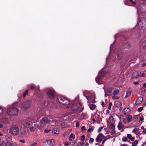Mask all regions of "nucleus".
<instances>
[{
	"label": "nucleus",
	"mask_w": 146,
	"mask_h": 146,
	"mask_svg": "<svg viewBox=\"0 0 146 146\" xmlns=\"http://www.w3.org/2000/svg\"><path fill=\"white\" fill-rule=\"evenodd\" d=\"M94 141V139L93 138H91L89 140V142L90 144H92Z\"/></svg>",
	"instance_id": "obj_42"
},
{
	"label": "nucleus",
	"mask_w": 146,
	"mask_h": 146,
	"mask_svg": "<svg viewBox=\"0 0 146 146\" xmlns=\"http://www.w3.org/2000/svg\"><path fill=\"white\" fill-rule=\"evenodd\" d=\"M79 108V104H74L72 105L71 109L72 110H76Z\"/></svg>",
	"instance_id": "obj_16"
},
{
	"label": "nucleus",
	"mask_w": 146,
	"mask_h": 146,
	"mask_svg": "<svg viewBox=\"0 0 146 146\" xmlns=\"http://www.w3.org/2000/svg\"><path fill=\"white\" fill-rule=\"evenodd\" d=\"M138 27L140 30H144L146 29V19L142 17L138 21Z\"/></svg>",
	"instance_id": "obj_4"
},
{
	"label": "nucleus",
	"mask_w": 146,
	"mask_h": 146,
	"mask_svg": "<svg viewBox=\"0 0 146 146\" xmlns=\"http://www.w3.org/2000/svg\"><path fill=\"white\" fill-rule=\"evenodd\" d=\"M64 145L66 146H68V145H70L69 143L67 142H65L64 143Z\"/></svg>",
	"instance_id": "obj_55"
},
{
	"label": "nucleus",
	"mask_w": 146,
	"mask_h": 146,
	"mask_svg": "<svg viewBox=\"0 0 146 146\" xmlns=\"http://www.w3.org/2000/svg\"><path fill=\"white\" fill-rule=\"evenodd\" d=\"M26 133V131L25 129L23 128H21L20 129H19V133L17 135L19 136L22 137L23 135Z\"/></svg>",
	"instance_id": "obj_11"
},
{
	"label": "nucleus",
	"mask_w": 146,
	"mask_h": 146,
	"mask_svg": "<svg viewBox=\"0 0 146 146\" xmlns=\"http://www.w3.org/2000/svg\"><path fill=\"white\" fill-rule=\"evenodd\" d=\"M89 107L90 109L92 110H93L96 108V106L94 104L90 105Z\"/></svg>",
	"instance_id": "obj_35"
},
{
	"label": "nucleus",
	"mask_w": 146,
	"mask_h": 146,
	"mask_svg": "<svg viewBox=\"0 0 146 146\" xmlns=\"http://www.w3.org/2000/svg\"><path fill=\"white\" fill-rule=\"evenodd\" d=\"M52 133L54 134L57 135L59 133V131L57 129L54 128L52 130Z\"/></svg>",
	"instance_id": "obj_20"
},
{
	"label": "nucleus",
	"mask_w": 146,
	"mask_h": 146,
	"mask_svg": "<svg viewBox=\"0 0 146 146\" xmlns=\"http://www.w3.org/2000/svg\"><path fill=\"white\" fill-rule=\"evenodd\" d=\"M131 44L130 42H127L125 45V48L126 49L129 48L131 47Z\"/></svg>",
	"instance_id": "obj_27"
},
{
	"label": "nucleus",
	"mask_w": 146,
	"mask_h": 146,
	"mask_svg": "<svg viewBox=\"0 0 146 146\" xmlns=\"http://www.w3.org/2000/svg\"><path fill=\"white\" fill-rule=\"evenodd\" d=\"M30 105L31 101L29 100L25 101L23 102L21 105V107L24 109H28L30 107Z\"/></svg>",
	"instance_id": "obj_9"
},
{
	"label": "nucleus",
	"mask_w": 146,
	"mask_h": 146,
	"mask_svg": "<svg viewBox=\"0 0 146 146\" xmlns=\"http://www.w3.org/2000/svg\"><path fill=\"white\" fill-rule=\"evenodd\" d=\"M141 47L144 50H146V40H144L142 44Z\"/></svg>",
	"instance_id": "obj_23"
},
{
	"label": "nucleus",
	"mask_w": 146,
	"mask_h": 146,
	"mask_svg": "<svg viewBox=\"0 0 146 146\" xmlns=\"http://www.w3.org/2000/svg\"><path fill=\"white\" fill-rule=\"evenodd\" d=\"M145 5L141 4L138 6L137 13L138 15H139V13H143L146 11V9H144V7H145Z\"/></svg>",
	"instance_id": "obj_10"
},
{
	"label": "nucleus",
	"mask_w": 146,
	"mask_h": 146,
	"mask_svg": "<svg viewBox=\"0 0 146 146\" xmlns=\"http://www.w3.org/2000/svg\"><path fill=\"white\" fill-rule=\"evenodd\" d=\"M9 132L14 135H17L19 133V128L16 125L11 126L9 130Z\"/></svg>",
	"instance_id": "obj_6"
},
{
	"label": "nucleus",
	"mask_w": 146,
	"mask_h": 146,
	"mask_svg": "<svg viewBox=\"0 0 146 146\" xmlns=\"http://www.w3.org/2000/svg\"><path fill=\"white\" fill-rule=\"evenodd\" d=\"M127 138L126 137H124L122 138V140L123 141H126L127 140Z\"/></svg>",
	"instance_id": "obj_43"
},
{
	"label": "nucleus",
	"mask_w": 146,
	"mask_h": 146,
	"mask_svg": "<svg viewBox=\"0 0 146 146\" xmlns=\"http://www.w3.org/2000/svg\"><path fill=\"white\" fill-rule=\"evenodd\" d=\"M103 127H100L98 129V133H99L101 131V130H102V129H103Z\"/></svg>",
	"instance_id": "obj_47"
},
{
	"label": "nucleus",
	"mask_w": 146,
	"mask_h": 146,
	"mask_svg": "<svg viewBox=\"0 0 146 146\" xmlns=\"http://www.w3.org/2000/svg\"><path fill=\"white\" fill-rule=\"evenodd\" d=\"M125 127V126L123 125L122 122L121 121V119H120V121L119 122L117 126L118 129L119 130H121Z\"/></svg>",
	"instance_id": "obj_14"
},
{
	"label": "nucleus",
	"mask_w": 146,
	"mask_h": 146,
	"mask_svg": "<svg viewBox=\"0 0 146 146\" xmlns=\"http://www.w3.org/2000/svg\"><path fill=\"white\" fill-rule=\"evenodd\" d=\"M123 122L124 124H125L127 122V121L126 120V119L125 118H123Z\"/></svg>",
	"instance_id": "obj_56"
},
{
	"label": "nucleus",
	"mask_w": 146,
	"mask_h": 146,
	"mask_svg": "<svg viewBox=\"0 0 146 146\" xmlns=\"http://www.w3.org/2000/svg\"><path fill=\"white\" fill-rule=\"evenodd\" d=\"M129 1L131 2L133 4H135V2L133 1V0H129Z\"/></svg>",
	"instance_id": "obj_62"
},
{
	"label": "nucleus",
	"mask_w": 146,
	"mask_h": 146,
	"mask_svg": "<svg viewBox=\"0 0 146 146\" xmlns=\"http://www.w3.org/2000/svg\"><path fill=\"white\" fill-rule=\"evenodd\" d=\"M47 94L48 96L50 98H53L54 96V91L52 90H48L47 92Z\"/></svg>",
	"instance_id": "obj_13"
},
{
	"label": "nucleus",
	"mask_w": 146,
	"mask_h": 146,
	"mask_svg": "<svg viewBox=\"0 0 146 146\" xmlns=\"http://www.w3.org/2000/svg\"><path fill=\"white\" fill-rule=\"evenodd\" d=\"M117 54L118 55V58L119 59H120L122 57V52L121 50H119L117 51Z\"/></svg>",
	"instance_id": "obj_19"
},
{
	"label": "nucleus",
	"mask_w": 146,
	"mask_h": 146,
	"mask_svg": "<svg viewBox=\"0 0 146 146\" xmlns=\"http://www.w3.org/2000/svg\"><path fill=\"white\" fill-rule=\"evenodd\" d=\"M94 127V126H91L90 127V128L88 129V131L90 132L93 131Z\"/></svg>",
	"instance_id": "obj_36"
},
{
	"label": "nucleus",
	"mask_w": 146,
	"mask_h": 146,
	"mask_svg": "<svg viewBox=\"0 0 146 146\" xmlns=\"http://www.w3.org/2000/svg\"><path fill=\"white\" fill-rule=\"evenodd\" d=\"M94 96H93V97ZM86 98L88 100H90L92 99V96H86Z\"/></svg>",
	"instance_id": "obj_41"
},
{
	"label": "nucleus",
	"mask_w": 146,
	"mask_h": 146,
	"mask_svg": "<svg viewBox=\"0 0 146 146\" xmlns=\"http://www.w3.org/2000/svg\"><path fill=\"white\" fill-rule=\"evenodd\" d=\"M130 111V110L127 108H125L124 110V114L126 115Z\"/></svg>",
	"instance_id": "obj_28"
},
{
	"label": "nucleus",
	"mask_w": 146,
	"mask_h": 146,
	"mask_svg": "<svg viewBox=\"0 0 146 146\" xmlns=\"http://www.w3.org/2000/svg\"><path fill=\"white\" fill-rule=\"evenodd\" d=\"M133 83L135 85H137V84H138L139 83V82H133Z\"/></svg>",
	"instance_id": "obj_63"
},
{
	"label": "nucleus",
	"mask_w": 146,
	"mask_h": 146,
	"mask_svg": "<svg viewBox=\"0 0 146 146\" xmlns=\"http://www.w3.org/2000/svg\"><path fill=\"white\" fill-rule=\"evenodd\" d=\"M81 129L82 131H83L86 129V127H85V126H83L81 127Z\"/></svg>",
	"instance_id": "obj_53"
},
{
	"label": "nucleus",
	"mask_w": 146,
	"mask_h": 146,
	"mask_svg": "<svg viewBox=\"0 0 146 146\" xmlns=\"http://www.w3.org/2000/svg\"><path fill=\"white\" fill-rule=\"evenodd\" d=\"M19 142L23 143H25V140H21L19 141Z\"/></svg>",
	"instance_id": "obj_57"
},
{
	"label": "nucleus",
	"mask_w": 146,
	"mask_h": 146,
	"mask_svg": "<svg viewBox=\"0 0 146 146\" xmlns=\"http://www.w3.org/2000/svg\"><path fill=\"white\" fill-rule=\"evenodd\" d=\"M139 128H135L132 130V133H135L136 135H138L139 134Z\"/></svg>",
	"instance_id": "obj_22"
},
{
	"label": "nucleus",
	"mask_w": 146,
	"mask_h": 146,
	"mask_svg": "<svg viewBox=\"0 0 146 146\" xmlns=\"http://www.w3.org/2000/svg\"><path fill=\"white\" fill-rule=\"evenodd\" d=\"M143 133L144 134H146V129H144L143 131Z\"/></svg>",
	"instance_id": "obj_59"
},
{
	"label": "nucleus",
	"mask_w": 146,
	"mask_h": 146,
	"mask_svg": "<svg viewBox=\"0 0 146 146\" xmlns=\"http://www.w3.org/2000/svg\"><path fill=\"white\" fill-rule=\"evenodd\" d=\"M105 73L103 70H101L99 73V74L96 78V82L99 84H100V82L102 79V77L104 75Z\"/></svg>",
	"instance_id": "obj_7"
},
{
	"label": "nucleus",
	"mask_w": 146,
	"mask_h": 146,
	"mask_svg": "<svg viewBox=\"0 0 146 146\" xmlns=\"http://www.w3.org/2000/svg\"><path fill=\"white\" fill-rule=\"evenodd\" d=\"M138 143V140H135L132 143V146H136Z\"/></svg>",
	"instance_id": "obj_37"
},
{
	"label": "nucleus",
	"mask_w": 146,
	"mask_h": 146,
	"mask_svg": "<svg viewBox=\"0 0 146 146\" xmlns=\"http://www.w3.org/2000/svg\"><path fill=\"white\" fill-rule=\"evenodd\" d=\"M5 137L6 140L7 141V142H9L12 141V138L11 136L9 135H6Z\"/></svg>",
	"instance_id": "obj_24"
},
{
	"label": "nucleus",
	"mask_w": 146,
	"mask_h": 146,
	"mask_svg": "<svg viewBox=\"0 0 146 146\" xmlns=\"http://www.w3.org/2000/svg\"><path fill=\"white\" fill-rule=\"evenodd\" d=\"M55 143V140L54 139L44 141L42 144L43 146H53Z\"/></svg>",
	"instance_id": "obj_8"
},
{
	"label": "nucleus",
	"mask_w": 146,
	"mask_h": 146,
	"mask_svg": "<svg viewBox=\"0 0 146 146\" xmlns=\"http://www.w3.org/2000/svg\"><path fill=\"white\" fill-rule=\"evenodd\" d=\"M5 145V143L4 142L2 141L1 143H0V146H4Z\"/></svg>",
	"instance_id": "obj_54"
},
{
	"label": "nucleus",
	"mask_w": 146,
	"mask_h": 146,
	"mask_svg": "<svg viewBox=\"0 0 146 146\" xmlns=\"http://www.w3.org/2000/svg\"><path fill=\"white\" fill-rule=\"evenodd\" d=\"M81 137L82 139H81V141H84V140L85 139V136L84 135H83L81 136Z\"/></svg>",
	"instance_id": "obj_51"
},
{
	"label": "nucleus",
	"mask_w": 146,
	"mask_h": 146,
	"mask_svg": "<svg viewBox=\"0 0 146 146\" xmlns=\"http://www.w3.org/2000/svg\"><path fill=\"white\" fill-rule=\"evenodd\" d=\"M119 91L117 89L114 90L113 92V94L114 95H116L119 94Z\"/></svg>",
	"instance_id": "obj_34"
},
{
	"label": "nucleus",
	"mask_w": 146,
	"mask_h": 146,
	"mask_svg": "<svg viewBox=\"0 0 146 146\" xmlns=\"http://www.w3.org/2000/svg\"><path fill=\"white\" fill-rule=\"evenodd\" d=\"M138 118V115H135L134 116V117H133V118L135 119H137Z\"/></svg>",
	"instance_id": "obj_61"
},
{
	"label": "nucleus",
	"mask_w": 146,
	"mask_h": 146,
	"mask_svg": "<svg viewBox=\"0 0 146 146\" xmlns=\"http://www.w3.org/2000/svg\"><path fill=\"white\" fill-rule=\"evenodd\" d=\"M110 133L111 134H113L115 133V131L114 130H113L111 131Z\"/></svg>",
	"instance_id": "obj_58"
},
{
	"label": "nucleus",
	"mask_w": 146,
	"mask_h": 146,
	"mask_svg": "<svg viewBox=\"0 0 146 146\" xmlns=\"http://www.w3.org/2000/svg\"><path fill=\"white\" fill-rule=\"evenodd\" d=\"M28 93V90H25V92L23 94V97H25L26 95H27Z\"/></svg>",
	"instance_id": "obj_40"
},
{
	"label": "nucleus",
	"mask_w": 146,
	"mask_h": 146,
	"mask_svg": "<svg viewBox=\"0 0 146 146\" xmlns=\"http://www.w3.org/2000/svg\"><path fill=\"white\" fill-rule=\"evenodd\" d=\"M132 119V117L131 115H128L127 117V122L129 123L131 122Z\"/></svg>",
	"instance_id": "obj_32"
},
{
	"label": "nucleus",
	"mask_w": 146,
	"mask_h": 146,
	"mask_svg": "<svg viewBox=\"0 0 146 146\" xmlns=\"http://www.w3.org/2000/svg\"><path fill=\"white\" fill-rule=\"evenodd\" d=\"M143 101V98L142 97H139L137 99L135 104H141Z\"/></svg>",
	"instance_id": "obj_21"
},
{
	"label": "nucleus",
	"mask_w": 146,
	"mask_h": 146,
	"mask_svg": "<svg viewBox=\"0 0 146 146\" xmlns=\"http://www.w3.org/2000/svg\"><path fill=\"white\" fill-rule=\"evenodd\" d=\"M140 76V75L139 74V73L138 72H136L133 73L132 75V77L133 78H137Z\"/></svg>",
	"instance_id": "obj_18"
},
{
	"label": "nucleus",
	"mask_w": 146,
	"mask_h": 146,
	"mask_svg": "<svg viewBox=\"0 0 146 146\" xmlns=\"http://www.w3.org/2000/svg\"><path fill=\"white\" fill-rule=\"evenodd\" d=\"M146 66V62L145 63H144L142 65V67H144Z\"/></svg>",
	"instance_id": "obj_64"
},
{
	"label": "nucleus",
	"mask_w": 146,
	"mask_h": 146,
	"mask_svg": "<svg viewBox=\"0 0 146 146\" xmlns=\"http://www.w3.org/2000/svg\"><path fill=\"white\" fill-rule=\"evenodd\" d=\"M127 137L132 141H133L135 139L134 137H132V135L131 134H127Z\"/></svg>",
	"instance_id": "obj_29"
},
{
	"label": "nucleus",
	"mask_w": 146,
	"mask_h": 146,
	"mask_svg": "<svg viewBox=\"0 0 146 146\" xmlns=\"http://www.w3.org/2000/svg\"><path fill=\"white\" fill-rule=\"evenodd\" d=\"M111 136L110 135H108L105 138H104L103 141L102 142V144H104V142L106 141V140L110 138V137Z\"/></svg>",
	"instance_id": "obj_33"
},
{
	"label": "nucleus",
	"mask_w": 146,
	"mask_h": 146,
	"mask_svg": "<svg viewBox=\"0 0 146 146\" xmlns=\"http://www.w3.org/2000/svg\"><path fill=\"white\" fill-rule=\"evenodd\" d=\"M30 87L32 89H34L35 88V86L34 84H32L31 86Z\"/></svg>",
	"instance_id": "obj_49"
},
{
	"label": "nucleus",
	"mask_w": 146,
	"mask_h": 146,
	"mask_svg": "<svg viewBox=\"0 0 146 146\" xmlns=\"http://www.w3.org/2000/svg\"><path fill=\"white\" fill-rule=\"evenodd\" d=\"M53 124H49L47 128L44 130V132L48 133L51 131V127L52 126H54L55 125H53Z\"/></svg>",
	"instance_id": "obj_15"
},
{
	"label": "nucleus",
	"mask_w": 146,
	"mask_h": 146,
	"mask_svg": "<svg viewBox=\"0 0 146 146\" xmlns=\"http://www.w3.org/2000/svg\"><path fill=\"white\" fill-rule=\"evenodd\" d=\"M59 119H57L52 120H50L46 117H44L42 118L39 123V124H38V125H36L37 127L39 129H40L44 127L46 124L49 123V124H53V125H58L57 123L58 121H59Z\"/></svg>",
	"instance_id": "obj_1"
},
{
	"label": "nucleus",
	"mask_w": 146,
	"mask_h": 146,
	"mask_svg": "<svg viewBox=\"0 0 146 146\" xmlns=\"http://www.w3.org/2000/svg\"><path fill=\"white\" fill-rule=\"evenodd\" d=\"M7 146H17V144L15 143H11L10 142H7Z\"/></svg>",
	"instance_id": "obj_26"
},
{
	"label": "nucleus",
	"mask_w": 146,
	"mask_h": 146,
	"mask_svg": "<svg viewBox=\"0 0 146 146\" xmlns=\"http://www.w3.org/2000/svg\"><path fill=\"white\" fill-rule=\"evenodd\" d=\"M112 104L111 102H110L109 104V106L108 107V109L109 110H111V106H112Z\"/></svg>",
	"instance_id": "obj_48"
},
{
	"label": "nucleus",
	"mask_w": 146,
	"mask_h": 146,
	"mask_svg": "<svg viewBox=\"0 0 146 146\" xmlns=\"http://www.w3.org/2000/svg\"><path fill=\"white\" fill-rule=\"evenodd\" d=\"M23 125L26 128H29L31 131H34L36 128V124L35 123H32L28 120L24 121L23 123Z\"/></svg>",
	"instance_id": "obj_2"
},
{
	"label": "nucleus",
	"mask_w": 146,
	"mask_h": 146,
	"mask_svg": "<svg viewBox=\"0 0 146 146\" xmlns=\"http://www.w3.org/2000/svg\"><path fill=\"white\" fill-rule=\"evenodd\" d=\"M8 119L7 118H3L0 119V122L3 123H6L7 122Z\"/></svg>",
	"instance_id": "obj_25"
},
{
	"label": "nucleus",
	"mask_w": 146,
	"mask_h": 146,
	"mask_svg": "<svg viewBox=\"0 0 146 146\" xmlns=\"http://www.w3.org/2000/svg\"><path fill=\"white\" fill-rule=\"evenodd\" d=\"M57 98L59 102L62 105L67 106L68 105L70 104L69 100L63 96L58 95Z\"/></svg>",
	"instance_id": "obj_3"
},
{
	"label": "nucleus",
	"mask_w": 146,
	"mask_h": 146,
	"mask_svg": "<svg viewBox=\"0 0 146 146\" xmlns=\"http://www.w3.org/2000/svg\"><path fill=\"white\" fill-rule=\"evenodd\" d=\"M104 136L102 133H100L97 136L96 139V141L97 142L101 141L104 138Z\"/></svg>",
	"instance_id": "obj_12"
},
{
	"label": "nucleus",
	"mask_w": 146,
	"mask_h": 146,
	"mask_svg": "<svg viewBox=\"0 0 146 146\" xmlns=\"http://www.w3.org/2000/svg\"><path fill=\"white\" fill-rule=\"evenodd\" d=\"M113 116L112 115L110 116L109 117V122L111 123L112 122L113 120Z\"/></svg>",
	"instance_id": "obj_39"
},
{
	"label": "nucleus",
	"mask_w": 146,
	"mask_h": 146,
	"mask_svg": "<svg viewBox=\"0 0 146 146\" xmlns=\"http://www.w3.org/2000/svg\"><path fill=\"white\" fill-rule=\"evenodd\" d=\"M11 108H9L7 110V113L8 115L11 116H15L18 113L17 109L14 107V105Z\"/></svg>",
	"instance_id": "obj_5"
},
{
	"label": "nucleus",
	"mask_w": 146,
	"mask_h": 146,
	"mask_svg": "<svg viewBox=\"0 0 146 146\" xmlns=\"http://www.w3.org/2000/svg\"><path fill=\"white\" fill-rule=\"evenodd\" d=\"M37 144V143L36 142H35L32 143L30 146H35Z\"/></svg>",
	"instance_id": "obj_44"
},
{
	"label": "nucleus",
	"mask_w": 146,
	"mask_h": 146,
	"mask_svg": "<svg viewBox=\"0 0 146 146\" xmlns=\"http://www.w3.org/2000/svg\"><path fill=\"white\" fill-rule=\"evenodd\" d=\"M3 113V110L2 107L0 106V116L2 115Z\"/></svg>",
	"instance_id": "obj_45"
},
{
	"label": "nucleus",
	"mask_w": 146,
	"mask_h": 146,
	"mask_svg": "<svg viewBox=\"0 0 146 146\" xmlns=\"http://www.w3.org/2000/svg\"><path fill=\"white\" fill-rule=\"evenodd\" d=\"M79 125V123L78 122H77L76 123V127H78Z\"/></svg>",
	"instance_id": "obj_60"
},
{
	"label": "nucleus",
	"mask_w": 146,
	"mask_h": 146,
	"mask_svg": "<svg viewBox=\"0 0 146 146\" xmlns=\"http://www.w3.org/2000/svg\"><path fill=\"white\" fill-rule=\"evenodd\" d=\"M115 127V125L114 124L111 123V124L110 126V128L112 129L113 130H114Z\"/></svg>",
	"instance_id": "obj_38"
},
{
	"label": "nucleus",
	"mask_w": 146,
	"mask_h": 146,
	"mask_svg": "<svg viewBox=\"0 0 146 146\" xmlns=\"http://www.w3.org/2000/svg\"><path fill=\"white\" fill-rule=\"evenodd\" d=\"M104 90L105 92V96L106 97V93H110L113 90V89L111 88H108L107 90L106 91L105 90V88H104Z\"/></svg>",
	"instance_id": "obj_17"
},
{
	"label": "nucleus",
	"mask_w": 146,
	"mask_h": 146,
	"mask_svg": "<svg viewBox=\"0 0 146 146\" xmlns=\"http://www.w3.org/2000/svg\"><path fill=\"white\" fill-rule=\"evenodd\" d=\"M115 95H114V96H112V98L113 99H117L119 98V97L115 96Z\"/></svg>",
	"instance_id": "obj_50"
},
{
	"label": "nucleus",
	"mask_w": 146,
	"mask_h": 146,
	"mask_svg": "<svg viewBox=\"0 0 146 146\" xmlns=\"http://www.w3.org/2000/svg\"><path fill=\"white\" fill-rule=\"evenodd\" d=\"M86 116V114L85 113H83L81 115V117L82 118H84Z\"/></svg>",
	"instance_id": "obj_52"
},
{
	"label": "nucleus",
	"mask_w": 146,
	"mask_h": 146,
	"mask_svg": "<svg viewBox=\"0 0 146 146\" xmlns=\"http://www.w3.org/2000/svg\"><path fill=\"white\" fill-rule=\"evenodd\" d=\"M143 110V108L142 107H140L138 109L137 111L139 112H140Z\"/></svg>",
	"instance_id": "obj_46"
},
{
	"label": "nucleus",
	"mask_w": 146,
	"mask_h": 146,
	"mask_svg": "<svg viewBox=\"0 0 146 146\" xmlns=\"http://www.w3.org/2000/svg\"><path fill=\"white\" fill-rule=\"evenodd\" d=\"M131 90L130 89H129L127 92L126 94L125 97L127 98L131 94Z\"/></svg>",
	"instance_id": "obj_31"
},
{
	"label": "nucleus",
	"mask_w": 146,
	"mask_h": 146,
	"mask_svg": "<svg viewBox=\"0 0 146 146\" xmlns=\"http://www.w3.org/2000/svg\"><path fill=\"white\" fill-rule=\"evenodd\" d=\"M75 138V135L73 133H72L70 135L69 139L70 141H72Z\"/></svg>",
	"instance_id": "obj_30"
}]
</instances>
